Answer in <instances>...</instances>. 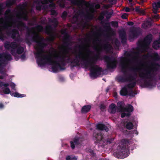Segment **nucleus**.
<instances>
[{
	"instance_id": "1",
	"label": "nucleus",
	"mask_w": 160,
	"mask_h": 160,
	"mask_svg": "<svg viewBox=\"0 0 160 160\" xmlns=\"http://www.w3.org/2000/svg\"><path fill=\"white\" fill-rule=\"evenodd\" d=\"M37 29L39 33L40 32V24H38L36 27L31 28L27 27L26 33L25 41L28 44H31L30 41L35 42L37 43L34 46L35 51L34 54L38 67H40V36L38 34L36 31Z\"/></svg>"
},
{
	"instance_id": "2",
	"label": "nucleus",
	"mask_w": 160,
	"mask_h": 160,
	"mask_svg": "<svg viewBox=\"0 0 160 160\" xmlns=\"http://www.w3.org/2000/svg\"><path fill=\"white\" fill-rule=\"evenodd\" d=\"M56 59H59L58 61L53 60L52 54L51 53L45 55L43 56L44 63L52 65V69L53 72H57L60 70H64L66 64V62H70L71 58L70 57L65 55H57L55 56Z\"/></svg>"
},
{
	"instance_id": "3",
	"label": "nucleus",
	"mask_w": 160,
	"mask_h": 160,
	"mask_svg": "<svg viewBox=\"0 0 160 160\" xmlns=\"http://www.w3.org/2000/svg\"><path fill=\"white\" fill-rule=\"evenodd\" d=\"M82 39H79V42H81V44L78 45L77 47L78 48V52L77 51L75 52V59L73 61H71L70 62L71 64V67L72 68L76 66H79L80 65L79 61L81 60L83 64L84 65V63L88 59H86L85 57V55L83 52L81 50L85 51L87 54L91 53L92 52L89 49V46L88 45H87L88 48H87L85 45H84L82 42Z\"/></svg>"
},
{
	"instance_id": "4",
	"label": "nucleus",
	"mask_w": 160,
	"mask_h": 160,
	"mask_svg": "<svg viewBox=\"0 0 160 160\" xmlns=\"http://www.w3.org/2000/svg\"><path fill=\"white\" fill-rule=\"evenodd\" d=\"M128 142V141L126 139H123L121 140L117 147V151L113 154L115 157L118 159H122L128 156L129 153L127 146Z\"/></svg>"
},
{
	"instance_id": "5",
	"label": "nucleus",
	"mask_w": 160,
	"mask_h": 160,
	"mask_svg": "<svg viewBox=\"0 0 160 160\" xmlns=\"http://www.w3.org/2000/svg\"><path fill=\"white\" fill-rule=\"evenodd\" d=\"M93 138L94 140H96V145L100 150L104 148L106 145L110 144L114 140L113 138H107L104 139L103 137V135L100 132L95 131L93 133Z\"/></svg>"
},
{
	"instance_id": "6",
	"label": "nucleus",
	"mask_w": 160,
	"mask_h": 160,
	"mask_svg": "<svg viewBox=\"0 0 160 160\" xmlns=\"http://www.w3.org/2000/svg\"><path fill=\"white\" fill-rule=\"evenodd\" d=\"M112 46L109 43L104 44L100 48H98L96 46L94 47V50L97 52V53L91 58L88 59L86 61L88 63H96L98 60H101V53L102 51L104 50L107 52H109L112 48Z\"/></svg>"
},
{
	"instance_id": "7",
	"label": "nucleus",
	"mask_w": 160,
	"mask_h": 160,
	"mask_svg": "<svg viewBox=\"0 0 160 160\" xmlns=\"http://www.w3.org/2000/svg\"><path fill=\"white\" fill-rule=\"evenodd\" d=\"M128 60L130 61V60L124 57H122L120 60V66L121 68V71L123 72L124 76L122 75H118L116 77V78L119 82H125L127 81V78L126 77L127 74V69L128 68V64L126 63V62Z\"/></svg>"
},
{
	"instance_id": "8",
	"label": "nucleus",
	"mask_w": 160,
	"mask_h": 160,
	"mask_svg": "<svg viewBox=\"0 0 160 160\" xmlns=\"http://www.w3.org/2000/svg\"><path fill=\"white\" fill-rule=\"evenodd\" d=\"M0 23L2 24V27L3 29L7 30V33L8 36L11 35L12 38L13 39L17 41H19L18 38L16 37L17 35H19V32L17 30L9 28L11 26L8 23L4 22L3 18H0Z\"/></svg>"
},
{
	"instance_id": "9",
	"label": "nucleus",
	"mask_w": 160,
	"mask_h": 160,
	"mask_svg": "<svg viewBox=\"0 0 160 160\" xmlns=\"http://www.w3.org/2000/svg\"><path fill=\"white\" fill-rule=\"evenodd\" d=\"M95 63H88L86 61L84 63V66L86 68L90 67V76L91 78H96L99 75H101L103 70L101 68L96 65H94Z\"/></svg>"
},
{
	"instance_id": "10",
	"label": "nucleus",
	"mask_w": 160,
	"mask_h": 160,
	"mask_svg": "<svg viewBox=\"0 0 160 160\" xmlns=\"http://www.w3.org/2000/svg\"><path fill=\"white\" fill-rule=\"evenodd\" d=\"M11 10L10 9H8L5 12V19L6 21H12V23L16 27L19 28L20 27H25L26 25L22 21L18 20L17 19H14L12 18L10 16L8 15L9 14L11 13Z\"/></svg>"
},
{
	"instance_id": "11",
	"label": "nucleus",
	"mask_w": 160,
	"mask_h": 160,
	"mask_svg": "<svg viewBox=\"0 0 160 160\" xmlns=\"http://www.w3.org/2000/svg\"><path fill=\"white\" fill-rule=\"evenodd\" d=\"M48 22L50 23H52V25H48L44 28V32L45 33L48 35L52 34V32L53 29V26L54 28H56L58 24V22L56 18H54L51 19L50 18H48Z\"/></svg>"
},
{
	"instance_id": "12",
	"label": "nucleus",
	"mask_w": 160,
	"mask_h": 160,
	"mask_svg": "<svg viewBox=\"0 0 160 160\" xmlns=\"http://www.w3.org/2000/svg\"><path fill=\"white\" fill-rule=\"evenodd\" d=\"M104 58L107 62L106 67L108 70L114 69L116 68L118 62L115 58L105 56Z\"/></svg>"
},
{
	"instance_id": "13",
	"label": "nucleus",
	"mask_w": 160,
	"mask_h": 160,
	"mask_svg": "<svg viewBox=\"0 0 160 160\" xmlns=\"http://www.w3.org/2000/svg\"><path fill=\"white\" fill-rule=\"evenodd\" d=\"M26 5L25 4H19L18 6V8L20 10V11L17 14V18L18 20L22 19L25 21H27L28 19V17L26 12L23 10L25 9Z\"/></svg>"
},
{
	"instance_id": "14",
	"label": "nucleus",
	"mask_w": 160,
	"mask_h": 160,
	"mask_svg": "<svg viewBox=\"0 0 160 160\" xmlns=\"http://www.w3.org/2000/svg\"><path fill=\"white\" fill-rule=\"evenodd\" d=\"M17 46V43L15 42H10L7 41L4 43V47L6 49L9 50L10 48H12L10 52L12 56L15 57V59L17 61L18 60V58H17L16 57V53L15 52Z\"/></svg>"
},
{
	"instance_id": "15",
	"label": "nucleus",
	"mask_w": 160,
	"mask_h": 160,
	"mask_svg": "<svg viewBox=\"0 0 160 160\" xmlns=\"http://www.w3.org/2000/svg\"><path fill=\"white\" fill-rule=\"evenodd\" d=\"M139 77L142 80L145 79L144 81V85L146 87H152V84L151 82V80L153 79L150 75L145 72H142L139 73Z\"/></svg>"
},
{
	"instance_id": "16",
	"label": "nucleus",
	"mask_w": 160,
	"mask_h": 160,
	"mask_svg": "<svg viewBox=\"0 0 160 160\" xmlns=\"http://www.w3.org/2000/svg\"><path fill=\"white\" fill-rule=\"evenodd\" d=\"M129 36V39L137 38L142 34L141 28L139 27H133L131 29Z\"/></svg>"
},
{
	"instance_id": "17",
	"label": "nucleus",
	"mask_w": 160,
	"mask_h": 160,
	"mask_svg": "<svg viewBox=\"0 0 160 160\" xmlns=\"http://www.w3.org/2000/svg\"><path fill=\"white\" fill-rule=\"evenodd\" d=\"M70 142L72 148L74 149L75 147V145L80 144L81 143V141L79 137H76L73 139V141H71Z\"/></svg>"
},
{
	"instance_id": "18",
	"label": "nucleus",
	"mask_w": 160,
	"mask_h": 160,
	"mask_svg": "<svg viewBox=\"0 0 160 160\" xmlns=\"http://www.w3.org/2000/svg\"><path fill=\"white\" fill-rule=\"evenodd\" d=\"M119 35L122 43L125 44L127 39L126 33L125 31L123 30L120 31L119 32Z\"/></svg>"
},
{
	"instance_id": "19",
	"label": "nucleus",
	"mask_w": 160,
	"mask_h": 160,
	"mask_svg": "<svg viewBox=\"0 0 160 160\" xmlns=\"http://www.w3.org/2000/svg\"><path fill=\"white\" fill-rule=\"evenodd\" d=\"M43 38L41 35V67L43 66V63L41 59V53L42 51V49L46 47L48 45V43L43 42Z\"/></svg>"
},
{
	"instance_id": "20",
	"label": "nucleus",
	"mask_w": 160,
	"mask_h": 160,
	"mask_svg": "<svg viewBox=\"0 0 160 160\" xmlns=\"http://www.w3.org/2000/svg\"><path fill=\"white\" fill-rule=\"evenodd\" d=\"M71 41H63V46L65 47V48L63 49V52L65 54H67L68 53V50L71 49L69 46H71Z\"/></svg>"
},
{
	"instance_id": "21",
	"label": "nucleus",
	"mask_w": 160,
	"mask_h": 160,
	"mask_svg": "<svg viewBox=\"0 0 160 160\" xmlns=\"http://www.w3.org/2000/svg\"><path fill=\"white\" fill-rule=\"evenodd\" d=\"M71 3L76 5L81 6L84 4H89L88 2H86L84 0H70Z\"/></svg>"
},
{
	"instance_id": "22",
	"label": "nucleus",
	"mask_w": 160,
	"mask_h": 160,
	"mask_svg": "<svg viewBox=\"0 0 160 160\" xmlns=\"http://www.w3.org/2000/svg\"><path fill=\"white\" fill-rule=\"evenodd\" d=\"M54 0H44L42 1L41 0V4H47L50 3L49 6L50 8H55L56 7L55 4L53 2Z\"/></svg>"
},
{
	"instance_id": "23",
	"label": "nucleus",
	"mask_w": 160,
	"mask_h": 160,
	"mask_svg": "<svg viewBox=\"0 0 160 160\" xmlns=\"http://www.w3.org/2000/svg\"><path fill=\"white\" fill-rule=\"evenodd\" d=\"M96 128L99 130L105 131L106 132L108 131V127L103 124L98 123L96 125Z\"/></svg>"
},
{
	"instance_id": "24",
	"label": "nucleus",
	"mask_w": 160,
	"mask_h": 160,
	"mask_svg": "<svg viewBox=\"0 0 160 160\" xmlns=\"http://www.w3.org/2000/svg\"><path fill=\"white\" fill-rule=\"evenodd\" d=\"M152 38V36L151 34L147 35L144 39L143 42L148 45L150 44Z\"/></svg>"
},
{
	"instance_id": "25",
	"label": "nucleus",
	"mask_w": 160,
	"mask_h": 160,
	"mask_svg": "<svg viewBox=\"0 0 160 160\" xmlns=\"http://www.w3.org/2000/svg\"><path fill=\"white\" fill-rule=\"evenodd\" d=\"M91 108V106L90 105H86L84 106L82 108L81 112L82 113H86L89 112Z\"/></svg>"
},
{
	"instance_id": "26",
	"label": "nucleus",
	"mask_w": 160,
	"mask_h": 160,
	"mask_svg": "<svg viewBox=\"0 0 160 160\" xmlns=\"http://www.w3.org/2000/svg\"><path fill=\"white\" fill-rule=\"evenodd\" d=\"M158 67H160V65L159 63L156 62H152L151 63V66H150L152 70V72L157 71L158 70Z\"/></svg>"
},
{
	"instance_id": "27",
	"label": "nucleus",
	"mask_w": 160,
	"mask_h": 160,
	"mask_svg": "<svg viewBox=\"0 0 160 160\" xmlns=\"http://www.w3.org/2000/svg\"><path fill=\"white\" fill-rule=\"evenodd\" d=\"M16 55L17 54H21L23 53L24 51V48L23 47L19 45L17 43V46L16 48Z\"/></svg>"
},
{
	"instance_id": "28",
	"label": "nucleus",
	"mask_w": 160,
	"mask_h": 160,
	"mask_svg": "<svg viewBox=\"0 0 160 160\" xmlns=\"http://www.w3.org/2000/svg\"><path fill=\"white\" fill-rule=\"evenodd\" d=\"M152 69L150 67H148L147 68H145L144 69V71L145 72L147 73V74H148L149 75H150L151 77L152 78L154 76V73L153 72H152Z\"/></svg>"
},
{
	"instance_id": "29",
	"label": "nucleus",
	"mask_w": 160,
	"mask_h": 160,
	"mask_svg": "<svg viewBox=\"0 0 160 160\" xmlns=\"http://www.w3.org/2000/svg\"><path fill=\"white\" fill-rule=\"evenodd\" d=\"M153 48L157 50L160 48V39L154 41L152 44Z\"/></svg>"
},
{
	"instance_id": "30",
	"label": "nucleus",
	"mask_w": 160,
	"mask_h": 160,
	"mask_svg": "<svg viewBox=\"0 0 160 160\" xmlns=\"http://www.w3.org/2000/svg\"><path fill=\"white\" fill-rule=\"evenodd\" d=\"M117 106L114 103H112L109 106V109L111 110L110 113H115L117 110Z\"/></svg>"
},
{
	"instance_id": "31",
	"label": "nucleus",
	"mask_w": 160,
	"mask_h": 160,
	"mask_svg": "<svg viewBox=\"0 0 160 160\" xmlns=\"http://www.w3.org/2000/svg\"><path fill=\"white\" fill-rule=\"evenodd\" d=\"M120 94L122 96H126L128 94V90L126 87L122 88L120 91Z\"/></svg>"
},
{
	"instance_id": "32",
	"label": "nucleus",
	"mask_w": 160,
	"mask_h": 160,
	"mask_svg": "<svg viewBox=\"0 0 160 160\" xmlns=\"http://www.w3.org/2000/svg\"><path fill=\"white\" fill-rule=\"evenodd\" d=\"M137 76L136 73L134 74V75H132L131 74H129L128 76L126 78H127V81L132 82L133 80H135L136 79V77Z\"/></svg>"
},
{
	"instance_id": "33",
	"label": "nucleus",
	"mask_w": 160,
	"mask_h": 160,
	"mask_svg": "<svg viewBox=\"0 0 160 160\" xmlns=\"http://www.w3.org/2000/svg\"><path fill=\"white\" fill-rule=\"evenodd\" d=\"M50 35V36L49 37H47L45 39L43 38V40L44 41L48 42H47L48 43L53 42L54 40V36L52 34H51Z\"/></svg>"
},
{
	"instance_id": "34",
	"label": "nucleus",
	"mask_w": 160,
	"mask_h": 160,
	"mask_svg": "<svg viewBox=\"0 0 160 160\" xmlns=\"http://www.w3.org/2000/svg\"><path fill=\"white\" fill-rule=\"evenodd\" d=\"M10 94L12 96L17 98H22L25 97L26 96L25 94H21L18 92L11 93H10Z\"/></svg>"
},
{
	"instance_id": "35",
	"label": "nucleus",
	"mask_w": 160,
	"mask_h": 160,
	"mask_svg": "<svg viewBox=\"0 0 160 160\" xmlns=\"http://www.w3.org/2000/svg\"><path fill=\"white\" fill-rule=\"evenodd\" d=\"M16 0H8L6 2V6L8 8H11L16 2Z\"/></svg>"
},
{
	"instance_id": "36",
	"label": "nucleus",
	"mask_w": 160,
	"mask_h": 160,
	"mask_svg": "<svg viewBox=\"0 0 160 160\" xmlns=\"http://www.w3.org/2000/svg\"><path fill=\"white\" fill-rule=\"evenodd\" d=\"M152 8L155 10H158V8H160V0H158L157 2H154L152 4Z\"/></svg>"
},
{
	"instance_id": "37",
	"label": "nucleus",
	"mask_w": 160,
	"mask_h": 160,
	"mask_svg": "<svg viewBox=\"0 0 160 160\" xmlns=\"http://www.w3.org/2000/svg\"><path fill=\"white\" fill-rule=\"evenodd\" d=\"M126 128L128 130H131L133 128V125L132 122H126Z\"/></svg>"
},
{
	"instance_id": "38",
	"label": "nucleus",
	"mask_w": 160,
	"mask_h": 160,
	"mask_svg": "<svg viewBox=\"0 0 160 160\" xmlns=\"http://www.w3.org/2000/svg\"><path fill=\"white\" fill-rule=\"evenodd\" d=\"M102 14H103V15H105V17L108 20L109 19L111 18L112 15V13L110 12H109L107 11L102 12Z\"/></svg>"
},
{
	"instance_id": "39",
	"label": "nucleus",
	"mask_w": 160,
	"mask_h": 160,
	"mask_svg": "<svg viewBox=\"0 0 160 160\" xmlns=\"http://www.w3.org/2000/svg\"><path fill=\"white\" fill-rule=\"evenodd\" d=\"M84 18L86 20H92L93 18L92 14L88 12L87 14L84 15Z\"/></svg>"
},
{
	"instance_id": "40",
	"label": "nucleus",
	"mask_w": 160,
	"mask_h": 160,
	"mask_svg": "<svg viewBox=\"0 0 160 160\" xmlns=\"http://www.w3.org/2000/svg\"><path fill=\"white\" fill-rule=\"evenodd\" d=\"M125 110L128 112H131L133 111V108L132 105L129 104L128 107L125 108Z\"/></svg>"
},
{
	"instance_id": "41",
	"label": "nucleus",
	"mask_w": 160,
	"mask_h": 160,
	"mask_svg": "<svg viewBox=\"0 0 160 160\" xmlns=\"http://www.w3.org/2000/svg\"><path fill=\"white\" fill-rule=\"evenodd\" d=\"M136 83V82L134 81L128 84L127 85L128 88H132L135 86Z\"/></svg>"
},
{
	"instance_id": "42",
	"label": "nucleus",
	"mask_w": 160,
	"mask_h": 160,
	"mask_svg": "<svg viewBox=\"0 0 160 160\" xmlns=\"http://www.w3.org/2000/svg\"><path fill=\"white\" fill-rule=\"evenodd\" d=\"M122 104V102H119L117 103L118 109L119 111L122 110L123 109Z\"/></svg>"
},
{
	"instance_id": "43",
	"label": "nucleus",
	"mask_w": 160,
	"mask_h": 160,
	"mask_svg": "<svg viewBox=\"0 0 160 160\" xmlns=\"http://www.w3.org/2000/svg\"><path fill=\"white\" fill-rule=\"evenodd\" d=\"M151 25L150 22H147L145 23H143L142 24V28L146 29L148 28V27L149 26Z\"/></svg>"
},
{
	"instance_id": "44",
	"label": "nucleus",
	"mask_w": 160,
	"mask_h": 160,
	"mask_svg": "<svg viewBox=\"0 0 160 160\" xmlns=\"http://www.w3.org/2000/svg\"><path fill=\"white\" fill-rule=\"evenodd\" d=\"M3 91L5 94H7L11 93L10 92L11 91L10 89L8 87L4 88V89L3 90Z\"/></svg>"
},
{
	"instance_id": "45",
	"label": "nucleus",
	"mask_w": 160,
	"mask_h": 160,
	"mask_svg": "<svg viewBox=\"0 0 160 160\" xmlns=\"http://www.w3.org/2000/svg\"><path fill=\"white\" fill-rule=\"evenodd\" d=\"M112 27L114 28L118 27V22L117 21H112L110 22Z\"/></svg>"
},
{
	"instance_id": "46",
	"label": "nucleus",
	"mask_w": 160,
	"mask_h": 160,
	"mask_svg": "<svg viewBox=\"0 0 160 160\" xmlns=\"http://www.w3.org/2000/svg\"><path fill=\"white\" fill-rule=\"evenodd\" d=\"M63 41L70 42V36L69 34H67L66 36H64Z\"/></svg>"
},
{
	"instance_id": "47",
	"label": "nucleus",
	"mask_w": 160,
	"mask_h": 160,
	"mask_svg": "<svg viewBox=\"0 0 160 160\" xmlns=\"http://www.w3.org/2000/svg\"><path fill=\"white\" fill-rule=\"evenodd\" d=\"M50 12H51V15L54 16H57L58 15V13L54 9H51L50 10Z\"/></svg>"
},
{
	"instance_id": "48",
	"label": "nucleus",
	"mask_w": 160,
	"mask_h": 160,
	"mask_svg": "<svg viewBox=\"0 0 160 160\" xmlns=\"http://www.w3.org/2000/svg\"><path fill=\"white\" fill-rule=\"evenodd\" d=\"M5 38V36L4 34L2 32V31L1 30H0V39L2 41H3Z\"/></svg>"
},
{
	"instance_id": "49",
	"label": "nucleus",
	"mask_w": 160,
	"mask_h": 160,
	"mask_svg": "<svg viewBox=\"0 0 160 160\" xmlns=\"http://www.w3.org/2000/svg\"><path fill=\"white\" fill-rule=\"evenodd\" d=\"M153 58L155 60L158 61L160 60L159 56L158 53H155L154 55Z\"/></svg>"
},
{
	"instance_id": "50",
	"label": "nucleus",
	"mask_w": 160,
	"mask_h": 160,
	"mask_svg": "<svg viewBox=\"0 0 160 160\" xmlns=\"http://www.w3.org/2000/svg\"><path fill=\"white\" fill-rule=\"evenodd\" d=\"M66 160H77V158L75 157H71L68 156L66 158Z\"/></svg>"
},
{
	"instance_id": "51",
	"label": "nucleus",
	"mask_w": 160,
	"mask_h": 160,
	"mask_svg": "<svg viewBox=\"0 0 160 160\" xmlns=\"http://www.w3.org/2000/svg\"><path fill=\"white\" fill-rule=\"evenodd\" d=\"M67 16V13L66 11H64L63 12L61 15V17L63 19L65 18Z\"/></svg>"
},
{
	"instance_id": "52",
	"label": "nucleus",
	"mask_w": 160,
	"mask_h": 160,
	"mask_svg": "<svg viewBox=\"0 0 160 160\" xmlns=\"http://www.w3.org/2000/svg\"><path fill=\"white\" fill-rule=\"evenodd\" d=\"M130 70L134 72H136L139 70V68L137 67H131L130 68Z\"/></svg>"
},
{
	"instance_id": "53",
	"label": "nucleus",
	"mask_w": 160,
	"mask_h": 160,
	"mask_svg": "<svg viewBox=\"0 0 160 160\" xmlns=\"http://www.w3.org/2000/svg\"><path fill=\"white\" fill-rule=\"evenodd\" d=\"M138 47H140L141 48L144 47V45L142 44V41H139L138 42Z\"/></svg>"
},
{
	"instance_id": "54",
	"label": "nucleus",
	"mask_w": 160,
	"mask_h": 160,
	"mask_svg": "<svg viewBox=\"0 0 160 160\" xmlns=\"http://www.w3.org/2000/svg\"><path fill=\"white\" fill-rule=\"evenodd\" d=\"M36 2L38 5L36 7V9L37 10L40 11V0H37Z\"/></svg>"
},
{
	"instance_id": "55",
	"label": "nucleus",
	"mask_w": 160,
	"mask_h": 160,
	"mask_svg": "<svg viewBox=\"0 0 160 160\" xmlns=\"http://www.w3.org/2000/svg\"><path fill=\"white\" fill-rule=\"evenodd\" d=\"M22 60H24L26 58V54L25 53H23L22 55L20 56L19 58Z\"/></svg>"
},
{
	"instance_id": "56",
	"label": "nucleus",
	"mask_w": 160,
	"mask_h": 160,
	"mask_svg": "<svg viewBox=\"0 0 160 160\" xmlns=\"http://www.w3.org/2000/svg\"><path fill=\"white\" fill-rule=\"evenodd\" d=\"M106 108V106L103 104H101L100 106V109L102 111H103Z\"/></svg>"
},
{
	"instance_id": "57",
	"label": "nucleus",
	"mask_w": 160,
	"mask_h": 160,
	"mask_svg": "<svg viewBox=\"0 0 160 160\" xmlns=\"http://www.w3.org/2000/svg\"><path fill=\"white\" fill-rule=\"evenodd\" d=\"M136 93H135L133 91L131 90L128 94L129 96H134Z\"/></svg>"
},
{
	"instance_id": "58",
	"label": "nucleus",
	"mask_w": 160,
	"mask_h": 160,
	"mask_svg": "<svg viewBox=\"0 0 160 160\" xmlns=\"http://www.w3.org/2000/svg\"><path fill=\"white\" fill-rule=\"evenodd\" d=\"M61 33L62 35H64V36H66L67 34H69L67 32L66 30H62L61 31Z\"/></svg>"
},
{
	"instance_id": "59",
	"label": "nucleus",
	"mask_w": 160,
	"mask_h": 160,
	"mask_svg": "<svg viewBox=\"0 0 160 160\" xmlns=\"http://www.w3.org/2000/svg\"><path fill=\"white\" fill-rule=\"evenodd\" d=\"M10 86L11 88L13 90H15V85L13 82H12L10 84Z\"/></svg>"
},
{
	"instance_id": "60",
	"label": "nucleus",
	"mask_w": 160,
	"mask_h": 160,
	"mask_svg": "<svg viewBox=\"0 0 160 160\" xmlns=\"http://www.w3.org/2000/svg\"><path fill=\"white\" fill-rule=\"evenodd\" d=\"M128 16V15L126 13H123L121 16V18L123 19H126L127 18V17Z\"/></svg>"
},
{
	"instance_id": "61",
	"label": "nucleus",
	"mask_w": 160,
	"mask_h": 160,
	"mask_svg": "<svg viewBox=\"0 0 160 160\" xmlns=\"http://www.w3.org/2000/svg\"><path fill=\"white\" fill-rule=\"evenodd\" d=\"M59 6L61 8H64L65 7V5L64 2H60L59 4Z\"/></svg>"
},
{
	"instance_id": "62",
	"label": "nucleus",
	"mask_w": 160,
	"mask_h": 160,
	"mask_svg": "<svg viewBox=\"0 0 160 160\" xmlns=\"http://www.w3.org/2000/svg\"><path fill=\"white\" fill-rule=\"evenodd\" d=\"M125 54L126 56L129 57H132V53H130L128 52H126L125 53Z\"/></svg>"
},
{
	"instance_id": "63",
	"label": "nucleus",
	"mask_w": 160,
	"mask_h": 160,
	"mask_svg": "<svg viewBox=\"0 0 160 160\" xmlns=\"http://www.w3.org/2000/svg\"><path fill=\"white\" fill-rule=\"evenodd\" d=\"M125 10L126 12H129L130 11V9L129 8L127 7L125 8Z\"/></svg>"
},
{
	"instance_id": "64",
	"label": "nucleus",
	"mask_w": 160,
	"mask_h": 160,
	"mask_svg": "<svg viewBox=\"0 0 160 160\" xmlns=\"http://www.w3.org/2000/svg\"><path fill=\"white\" fill-rule=\"evenodd\" d=\"M127 23L128 25L129 26H132L134 25V23L132 22H128Z\"/></svg>"
}]
</instances>
